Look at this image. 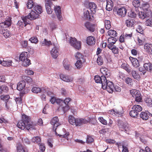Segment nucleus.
<instances>
[{
	"instance_id": "nucleus-37",
	"label": "nucleus",
	"mask_w": 152,
	"mask_h": 152,
	"mask_svg": "<svg viewBox=\"0 0 152 152\" xmlns=\"http://www.w3.org/2000/svg\"><path fill=\"white\" fill-rule=\"evenodd\" d=\"M77 125L78 126H80L82 124H87L88 122L87 120L83 118L77 119Z\"/></svg>"
},
{
	"instance_id": "nucleus-56",
	"label": "nucleus",
	"mask_w": 152,
	"mask_h": 152,
	"mask_svg": "<svg viewBox=\"0 0 152 152\" xmlns=\"http://www.w3.org/2000/svg\"><path fill=\"white\" fill-rule=\"evenodd\" d=\"M97 63L99 65H101L103 64V60L101 56H98L97 59Z\"/></svg>"
},
{
	"instance_id": "nucleus-31",
	"label": "nucleus",
	"mask_w": 152,
	"mask_h": 152,
	"mask_svg": "<svg viewBox=\"0 0 152 152\" xmlns=\"http://www.w3.org/2000/svg\"><path fill=\"white\" fill-rule=\"evenodd\" d=\"M85 20H92L93 18L91 17L89 11L87 10L85 11L84 12V17Z\"/></svg>"
},
{
	"instance_id": "nucleus-4",
	"label": "nucleus",
	"mask_w": 152,
	"mask_h": 152,
	"mask_svg": "<svg viewBox=\"0 0 152 152\" xmlns=\"http://www.w3.org/2000/svg\"><path fill=\"white\" fill-rule=\"evenodd\" d=\"M69 42L72 46L75 49L79 50L81 48V42L77 41L75 38L71 37L69 40Z\"/></svg>"
},
{
	"instance_id": "nucleus-10",
	"label": "nucleus",
	"mask_w": 152,
	"mask_h": 152,
	"mask_svg": "<svg viewBox=\"0 0 152 152\" xmlns=\"http://www.w3.org/2000/svg\"><path fill=\"white\" fill-rule=\"evenodd\" d=\"M84 26L88 31L91 32H94L95 30V25L89 22H86L84 23Z\"/></svg>"
},
{
	"instance_id": "nucleus-46",
	"label": "nucleus",
	"mask_w": 152,
	"mask_h": 152,
	"mask_svg": "<svg viewBox=\"0 0 152 152\" xmlns=\"http://www.w3.org/2000/svg\"><path fill=\"white\" fill-rule=\"evenodd\" d=\"M145 102L147 105L149 107H152V100L151 98H147L145 99Z\"/></svg>"
},
{
	"instance_id": "nucleus-24",
	"label": "nucleus",
	"mask_w": 152,
	"mask_h": 152,
	"mask_svg": "<svg viewBox=\"0 0 152 152\" xmlns=\"http://www.w3.org/2000/svg\"><path fill=\"white\" fill-rule=\"evenodd\" d=\"M100 71L101 73L104 76L106 77H108L110 75V71L106 68H102L100 69Z\"/></svg>"
},
{
	"instance_id": "nucleus-16",
	"label": "nucleus",
	"mask_w": 152,
	"mask_h": 152,
	"mask_svg": "<svg viewBox=\"0 0 152 152\" xmlns=\"http://www.w3.org/2000/svg\"><path fill=\"white\" fill-rule=\"evenodd\" d=\"M151 13L150 12L140 11L139 12V17L141 19L143 20L145 18L149 17L151 15Z\"/></svg>"
},
{
	"instance_id": "nucleus-55",
	"label": "nucleus",
	"mask_w": 152,
	"mask_h": 152,
	"mask_svg": "<svg viewBox=\"0 0 152 152\" xmlns=\"http://www.w3.org/2000/svg\"><path fill=\"white\" fill-rule=\"evenodd\" d=\"M116 39L115 37H110L108 38L107 41L108 43L115 44L116 41Z\"/></svg>"
},
{
	"instance_id": "nucleus-6",
	"label": "nucleus",
	"mask_w": 152,
	"mask_h": 152,
	"mask_svg": "<svg viewBox=\"0 0 152 152\" xmlns=\"http://www.w3.org/2000/svg\"><path fill=\"white\" fill-rule=\"evenodd\" d=\"M132 96L135 98V101L137 102H141L142 100V98L141 97V94L140 92L136 89H133L130 91Z\"/></svg>"
},
{
	"instance_id": "nucleus-61",
	"label": "nucleus",
	"mask_w": 152,
	"mask_h": 152,
	"mask_svg": "<svg viewBox=\"0 0 152 152\" xmlns=\"http://www.w3.org/2000/svg\"><path fill=\"white\" fill-rule=\"evenodd\" d=\"M98 120L103 124L107 125V121L104 119L103 117H100L98 118Z\"/></svg>"
},
{
	"instance_id": "nucleus-29",
	"label": "nucleus",
	"mask_w": 152,
	"mask_h": 152,
	"mask_svg": "<svg viewBox=\"0 0 152 152\" xmlns=\"http://www.w3.org/2000/svg\"><path fill=\"white\" fill-rule=\"evenodd\" d=\"M106 5V10L110 11L112 10L113 6V3L111 0H107Z\"/></svg>"
},
{
	"instance_id": "nucleus-13",
	"label": "nucleus",
	"mask_w": 152,
	"mask_h": 152,
	"mask_svg": "<svg viewBox=\"0 0 152 152\" xmlns=\"http://www.w3.org/2000/svg\"><path fill=\"white\" fill-rule=\"evenodd\" d=\"M146 37L143 34H140L137 37V41L138 44L140 46L143 45L146 41Z\"/></svg>"
},
{
	"instance_id": "nucleus-52",
	"label": "nucleus",
	"mask_w": 152,
	"mask_h": 152,
	"mask_svg": "<svg viewBox=\"0 0 152 152\" xmlns=\"http://www.w3.org/2000/svg\"><path fill=\"white\" fill-rule=\"evenodd\" d=\"M29 40L31 43H34L35 44L37 43L39 41L37 37L36 36H33L31 37L30 39H29Z\"/></svg>"
},
{
	"instance_id": "nucleus-8",
	"label": "nucleus",
	"mask_w": 152,
	"mask_h": 152,
	"mask_svg": "<svg viewBox=\"0 0 152 152\" xmlns=\"http://www.w3.org/2000/svg\"><path fill=\"white\" fill-rule=\"evenodd\" d=\"M39 15L36 13L35 11L32 10L27 16L24 17V20L29 19L30 20H34L37 18Z\"/></svg>"
},
{
	"instance_id": "nucleus-20",
	"label": "nucleus",
	"mask_w": 152,
	"mask_h": 152,
	"mask_svg": "<svg viewBox=\"0 0 152 152\" xmlns=\"http://www.w3.org/2000/svg\"><path fill=\"white\" fill-rule=\"evenodd\" d=\"M118 125L120 129L122 131H126L128 129V124L126 123H124L122 121H119Z\"/></svg>"
},
{
	"instance_id": "nucleus-3",
	"label": "nucleus",
	"mask_w": 152,
	"mask_h": 152,
	"mask_svg": "<svg viewBox=\"0 0 152 152\" xmlns=\"http://www.w3.org/2000/svg\"><path fill=\"white\" fill-rule=\"evenodd\" d=\"M17 126L19 128L22 130H24L25 128L28 130L35 129L34 126L32 124L27 125L21 120L18 121Z\"/></svg>"
},
{
	"instance_id": "nucleus-27",
	"label": "nucleus",
	"mask_w": 152,
	"mask_h": 152,
	"mask_svg": "<svg viewBox=\"0 0 152 152\" xmlns=\"http://www.w3.org/2000/svg\"><path fill=\"white\" fill-rule=\"evenodd\" d=\"M58 49L56 47H54L51 51V53L52 56L54 58H56L58 57L59 53Z\"/></svg>"
},
{
	"instance_id": "nucleus-11",
	"label": "nucleus",
	"mask_w": 152,
	"mask_h": 152,
	"mask_svg": "<svg viewBox=\"0 0 152 152\" xmlns=\"http://www.w3.org/2000/svg\"><path fill=\"white\" fill-rule=\"evenodd\" d=\"M95 38L92 36H90L86 38V43L89 45L92 46L96 43Z\"/></svg>"
},
{
	"instance_id": "nucleus-22",
	"label": "nucleus",
	"mask_w": 152,
	"mask_h": 152,
	"mask_svg": "<svg viewBox=\"0 0 152 152\" xmlns=\"http://www.w3.org/2000/svg\"><path fill=\"white\" fill-rule=\"evenodd\" d=\"M60 77L62 80L67 82H72L73 80L72 77H70L63 74H60Z\"/></svg>"
},
{
	"instance_id": "nucleus-41",
	"label": "nucleus",
	"mask_w": 152,
	"mask_h": 152,
	"mask_svg": "<svg viewBox=\"0 0 152 152\" xmlns=\"http://www.w3.org/2000/svg\"><path fill=\"white\" fill-rule=\"evenodd\" d=\"M32 141L35 143H37L39 145L41 142V139L38 136L34 137L32 139Z\"/></svg>"
},
{
	"instance_id": "nucleus-15",
	"label": "nucleus",
	"mask_w": 152,
	"mask_h": 152,
	"mask_svg": "<svg viewBox=\"0 0 152 152\" xmlns=\"http://www.w3.org/2000/svg\"><path fill=\"white\" fill-rule=\"evenodd\" d=\"M129 59L134 67L137 68L140 66V64L139 61L136 58L130 56Z\"/></svg>"
},
{
	"instance_id": "nucleus-23",
	"label": "nucleus",
	"mask_w": 152,
	"mask_h": 152,
	"mask_svg": "<svg viewBox=\"0 0 152 152\" xmlns=\"http://www.w3.org/2000/svg\"><path fill=\"white\" fill-rule=\"evenodd\" d=\"M115 115H116L118 117L122 116L124 112L123 108L121 107H119L115 109Z\"/></svg>"
},
{
	"instance_id": "nucleus-57",
	"label": "nucleus",
	"mask_w": 152,
	"mask_h": 152,
	"mask_svg": "<svg viewBox=\"0 0 152 152\" xmlns=\"http://www.w3.org/2000/svg\"><path fill=\"white\" fill-rule=\"evenodd\" d=\"M3 36L6 38H8L10 36V31L7 30H5L3 31Z\"/></svg>"
},
{
	"instance_id": "nucleus-44",
	"label": "nucleus",
	"mask_w": 152,
	"mask_h": 152,
	"mask_svg": "<svg viewBox=\"0 0 152 152\" xmlns=\"http://www.w3.org/2000/svg\"><path fill=\"white\" fill-rule=\"evenodd\" d=\"M40 44L42 45L49 46L52 45V43L50 41H47L46 39H45L44 40L40 42Z\"/></svg>"
},
{
	"instance_id": "nucleus-34",
	"label": "nucleus",
	"mask_w": 152,
	"mask_h": 152,
	"mask_svg": "<svg viewBox=\"0 0 152 152\" xmlns=\"http://www.w3.org/2000/svg\"><path fill=\"white\" fill-rule=\"evenodd\" d=\"M34 10L38 14H41L43 11L42 7L37 5L34 7Z\"/></svg>"
},
{
	"instance_id": "nucleus-51",
	"label": "nucleus",
	"mask_w": 152,
	"mask_h": 152,
	"mask_svg": "<svg viewBox=\"0 0 152 152\" xmlns=\"http://www.w3.org/2000/svg\"><path fill=\"white\" fill-rule=\"evenodd\" d=\"M136 31L138 33L141 34L142 33L143 34V32L144 31V30L142 26L138 23V25L136 28Z\"/></svg>"
},
{
	"instance_id": "nucleus-18",
	"label": "nucleus",
	"mask_w": 152,
	"mask_h": 152,
	"mask_svg": "<svg viewBox=\"0 0 152 152\" xmlns=\"http://www.w3.org/2000/svg\"><path fill=\"white\" fill-rule=\"evenodd\" d=\"M54 10L58 19L61 21L62 20L61 15V10L60 7L59 6L55 7Z\"/></svg>"
},
{
	"instance_id": "nucleus-40",
	"label": "nucleus",
	"mask_w": 152,
	"mask_h": 152,
	"mask_svg": "<svg viewBox=\"0 0 152 152\" xmlns=\"http://www.w3.org/2000/svg\"><path fill=\"white\" fill-rule=\"evenodd\" d=\"M132 110H134L135 111L139 113L142 110L141 107L139 105H135L132 108Z\"/></svg>"
},
{
	"instance_id": "nucleus-33",
	"label": "nucleus",
	"mask_w": 152,
	"mask_h": 152,
	"mask_svg": "<svg viewBox=\"0 0 152 152\" xmlns=\"http://www.w3.org/2000/svg\"><path fill=\"white\" fill-rule=\"evenodd\" d=\"M133 5L135 8H140L142 3L140 0H133L132 2Z\"/></svg>"
},
{
	"instance_id": "nucleus-62",
	"label": "nucleus",
	"mask_w": 152,
	"mask_h": 152,
	"mask_svg": "<svg viewBox=\"0 0 152 152\" xmlns=\"http://www.w3.org/2000/svg\"><path fill=\"white\" fill-rule=\"evenodd\" d=\"M34 4L33 1L31 0L28 1L27 4V8L28 9H31L33 7H34Z\"/></svg>"
},
{
	"instance_id": "nucleus-49",
	"label": "nucleus",
	"mask_w": 152,
	"mask_h": 152,
	"mask_svg": "<svg viewBox=\"0 0 152 152\" xmlns=\"http://www.w3.org/2000/svg\"><path fill=\"white\" fill-rule=\"evenodd\" d=\"M129 114L131 117L136 118L138 116L139 113L138 112L135 111L134 110H132L130 112Z\"/></svg>"
},
{
	"instance_id": "nucleus-48",
	"label": "nucleus",
	"mask_w": 152,
	"mask_h": 152,
	"mask_svg": "<svg viewBox=\"0 0 152 152\" xmlns=\"http://www.w3.org/2000/svg\"><path fill=\"white\" fill-rule=\"evenodd\" d=\"M125 82L127 84L131 86H132L133 84V80L129 77L126 78L125 80Z\"/></svg>"
},
{
	"instance_id": "nucleus-50",
	"label": "nucleus",
	"mask_w": 152,
	"mask_h": 152,
	"mask_svg": "<svg viewBox=\"0 0 152 152\" xmlns=\"http://www.w3.org/2000/svg\"><path fill=\"white\" fill-rule=\"evenodd\" d=\"M105 26L107 29H109L111 27V24L110 20H105L104 21Z\"/></svg>"
},
{
	"instance_id": "nucleus-59",
	"label": "nucleus",
	"mask_w": 152,
	"mask_h": 152,
	"mask_svg": "<svg viewBox=\"0 0 152 152\" xmlns=\"http://www.w3.org/2000/svg\"><path fill=\"white\" fill-rule=\"evenodd\" d=\"M75 57L77 59H83L84 56L79 52H77L75 55Z\"/></svg>"
},
{
	"instance_id": "nucleus-53",
	"label": "nucleus",
	"mask_w": 152,
	"mask_h": 152,
	"mask_svg": "<svg viewBox=\"0 0 152 152\" xmlns=\"http://www.w3.org/2000/svg\"><path fill=\"white\" fill-rule=\"evenodd\" d=\"M4 22L7 28L10 27L12 24V21L11 20V18L9 17V18L6 20H5Z\"/></svg>"
},
{
	"instance_id": "nucleus-12",
	"label": "nucleus",
	"mask_w": 152,
	"mask_h": 152,
	"mask_svg": "<svg viewBox=\"0 0 152 152\" xmlns=\"http://www.w3.org/2000/svg\"><path fill=\"white\" fill-rule=\"evenodd\" d=\"M127 10L124 7H121L117 11V14L121 17H124L126 13Z\"/></svg>"
},
{
	"instance_id": "nucleus-19",
	"label": "nucleus",
	"mask_w": 152,
	"mask_h": 152,
	"mask_svg": "<svg viewBox=\"0 0 152 152\" xmlns=\"http://www.w3.org/2000/svg\"><path fill=\"white\" fill-rule=\"evenodd\" d=\"M152 114L148 111L145 112H142L140 114V117L143 120H148L150 116H152Z\"/></svg>"
},
{
	"instance_id": "nucleus-54",
	"label": "nucleus",
	"mask_w": 152,
	"mask_h": 152,
	"mask_svg": "<svg viewBox=\"0 0 152 152\" xmlns=\"http://www.w3.org/2000/svg\"><path fill=\"white\" fill-rule=\"evenodd\" d=\"M1 99L7 102L8 100L10 98V96L8 95H1L0 96Z\"/></svg>"
},
{
	"instance_id": "nucleus-26",
	"label": "nucleus",
	"mask_w": 152,
	"mask_h": 152,
	"mask_svg": "<svg viewBox=\"0 0 152 152\" xmlns=\"http://www.w3.org/2000/svg\"><path fill=\"white\" fill-rule=\"evenodd\" d=\"M21 120L26 124H27V125L32 124L30 123V121L31 120V118L29 116L23 114L22 115Z\"/></svg>"
},
{
	"instance_id": "nucleus-28",
	"label": "nucleus",
	"mask_w": 152,
	"mask_h": 152,
	"mask_svg": "<svg viewBox=\"0 0 152 152\" xmlns=\"http://www.w3.org/2000/svg\"><path fill=\"white\" fill-rule=\"evenodd\" d=\"M89 8L93 14L96 13V5L94 2L90 3L88 4Z\"/></svg>"
},
{
	"instance_id": "nucleus-60",
	"label": "nucleus",
	"mask_w": 152,
	"mask_h": 152,
	"mask_svg": "<svg viewBox=\"0 0 152 152\" xmlns=\"http://www.w3.org/2000/svg\"><path fill=\"white\" fill-rule=\"evenodd\" d=\"M41 90L40 88L36 87H33L31 89L32 92L34 93H38L41 91Z\"/></svg>"
},
{
	"instance_id": "nucleus-39",
	"label": "nucleus",
	"mask_w": 152,
	"mask_h": 152,
	"mask_svg": "<svg viewBox=\"0 0 152 152\" xmlns=\"http://www.w3.org/2000/svg\"><path fill=\"white\" fill-rule=\"evenodd\" d=\"M8 90V88L7 86L5 85L0 86V94L7 92Z\"/></svg>"
},
{
	"instance_id": "nucleus-25",
	"label": "nucleus",
	"mask_w": 152,
	"mask_h": 152,
	"mask_svg": "<svg viewBox=\"0 0 152 152\" xmlns=\"http://www.w3.org/2000/svg\"><path fill=\"white\" fill-rule=\"evenodd\" d=\"M22 21L19 20L17 23L18 25L21 27H23V26H26L27 25L29 24V21L26 19V20H24V17L22 18Z\"/></svg>"
},
{
	"instance_id": "nucleus-5",
	"label": "nucleus",
	"mask_w": 152,
	"mask_h": 152,
	"mask_svg": "<svg viewBox=\"0 0 152 152\" xmlns=\"http://www.w3.org/2000/svg\"><path fill=\"white\" fill-rule=\"evenodd\" d=\"M26 86V82L24 80H22L20 81L17 84V89L19 91H21L24 89V91L23 93H26L29 91L30 89L27 88H25Z\"/></svg>"
},
{
	"instance_id": "nucleus-2",
	"label": "nucleus",
	"mask_w": 152,
	"mask_h": 152,
	"mask_svg": "<svg viewBox=\"0 0 152 152\" xmlns=\"http://www.w3.org/2000/svg\"><path fill=\"white\" fill-rule=\"evenodd\" d=\"M29 57V55L27 52H23L20 54L19 59L23 62V65L24 66L27 67L31 64L30 60L28 58Z\"/></svg>"
},
{
	"instance_id": "nucleus-38",
	"label": "nucleus",
	"mask_w": 152,
	"mask_h": 152,
	"mask_svg": "<svg viewBox=\"0 0 152 152\" xmlns=\"http://www.w3.org/2000/svg\"><path fill=\"white\" fill-rule=\"evenodd\" d=\"M134 21L133 19H129L126 21L125 23L127 27H132L134 24Z\"/></svg>"
},
{
	"instance_id": "nucleus-7",
	"label": "nucleus",
	"mask_w": 152,
	"mask_h": 152,
	"mask_svg": "<svg viewBox=\"0 0 152 152\" xmlns=\"http://www.w3.org/2000/svg\"><path fill=\"white\" fill-rule=\"evenodd\" d=\"M51 124L53 125V129L54 132L56 134H57L56 131V129L57 127L59 125L60 123L59 122V120L57 117H55L53 118L51 120L50 122Z\"/></svg>"
},
{
	"instance_id": "nucleus-35",
	"label": "nucleus",
	"mask_w": 152,
	"mask_h": 152,
	"mask_svg": "<svg viewBox=\"0 0 152 152\" xmlns=\"http://www.w3.org/2000/svg\"><path fill=\"white\" fill-rule=\"evenodd\" d=\"M131 74L134 79L139 80L140 78V75L137 73L136 71L133 70L131 72Z\"/></svg>"
},
{
	"instance_id": "nucleus-58",
	"label": "nucleus",
	"mask_w": 152,
	"mask_h": 152,
	"mask_svg": "<svg viewBox=\"0 0 152 152\" xmlns=\"http://www.w3.org/2000/svg\"><path fill=\"white\" fill-rule=\"evenodd\" d=\"M145 24L146 26L152 27V19L151 18L147 19L145 21Z\"/></svg>"
},
{
	"instance_id": "nucleus-17",
	"label": "nucleus",
	"mask_w": 152,
	"mask_h": 152,
	"mask_svg": "<svg viewBox=\"0 0 152 152\" xmlns=\"http://www.w3.org/2000/svg\"><path fill=\"white\" fill-rule=\"evenodd\" d=\"M52 3L51 1L49 0H47L46 3L45 4V7L47 13L48 14H51L52 13L53 10L51 8V6L52 5Z\"/></svg>"
},
{
	"instance_id": "nucleus-42",
	"label": "nucleus",
	"mask_w": 152,
	"mask_h": 152,
	"mask_svg": "<svg viewBox=\"0 0 152 152\" xmlns=\"http://www.w3.org/2000/svg\"><path fill=\"white\" fill-rule=\"evenodd\" d=\"M63 64L64 67L66 69L69 70L70 63L68 60H64L63 62Z\"/></svg>"
},
{
	"instance_id": "nucleus-21",
	"label": "nucleus",
	"mask_w": 152,
	"mask_h": 152,
	"mask_svg": "<svg viewBox=\"0 0 152 152\" xmlns=\"http://www.w3.org/2000/svg\"><path fill=\"white\" fill-rule=\"evenodd\" d=\"M17 152H28L27 149L20 143L16 144Z\"/></svg>"
},
{
	"instance_id": "nucleus-64",
	"label": "nucleus",
	"mask_w": 152,
	"mask_h": 152,
	"mask_svg": "<svg viewBox=\"0 0 152 152\" xmlns=\"http://www.w3.org/2000/svg\"><path fill=\"white\" fill-rule=\"evenodd\" d=\"M26 73L29 75H32L34 74V72L29 68L27 69L25 71Z\"/></svg>"
},
{
	"instance_id": "nucleus-47",
	"label": "nucleus",
	"mask_w": 152,
	"mask_h": 152,
	"mask_svg": "<svg viewBox=\"0 0 152 152\" xmlns=\"http://www.w3.org/2000/svg\"><path fill=\"white\" fill-rule=\"evenodd\" d=\"M121 67L124 69L128 72H131V69L129 68V65L127 63H123L121 65Z\"/></svg>"
},
{
	"instance_id": "nucleus-32",
	"label": "nucleus",
	"mask_w": 152,
	"mask_h": 152,
	"mask_svg": "<svg viewBox=\"0 0 152 152\" xmlns=\"http://www.w3.org/2000/svg\"><path fill=\"white\" fill-rule=\"evenodd\" d=\"M143 66L146 70L150 72H152V64L150 62L144 64Z\"/></svg>"
},
{
	"instance_id": "nucleus-30",
	"label": "nucleus",
	"mask_w": 152,
	"mask_h": 152,
	"mask_svg": "<svg viewBox=\"0 0 152 152\" xmlns=\"http://www.w3.org/2000/svg\"><path fill=\"white\" fill-rule=\"evenodd\" d=\"M77 119H76L73 116L70 115L69 117V121L70 124L73 125H75L76 126H78L77 125Z\"/></svg>"
},
{
	"instance_id": "nucleus-43",
	"label": "nucleus",
	"mask_w": 152,
	"mask_h": 152,
	"mask_svg": "<svg viewBox=\"0 0 152 152\" xmlns=\"http://www.w3.org/2000/svg\"><path fill=\"white\" fill-rule=\"evenodd\" d=\"M24 80L27 83L30 84H33L34 83V81L32 79L28 76L25 77Z\"/></svg>"
},
{
	"instance_id": "nucleus-1",
	"label": "nucleus",
	"mask_w": 152,
	"mask_h": 152,
	"mask_svg": "<svg viewBox=\"0 0 152 152\" xmlns=\"http://www.w3.org/2000/svg\"><path fill=\"white\" fill-rule=\"evenodd\" d=\"M94 80L95 82L97 83L102 84V88L103 89H106L109 87L114 86L113 83L108 81L106 77L104 76L100 77L99 75H96L94 77Z\"/></svg>"
},
{
	"instance_id": "nucleus-45",
	"label": "nucleus",
	"mask_w": 152,
	"mask_h": 152,
	"mask_svg": "<svg viewBox=\"0 0 152 152\" xmlns=\"http://www.w3.org/2000/svg\"><path fill=\"white\" fill-rule=\"evenodd\" d=\"M56 135L59 136L60 137L64 138L66 139L67 140H68V137L69 135V132H67L64 134H58L57 133V134Z\"/></svg>"
},
{
	"instance_id": "nucleus-9",
	"label": "nucleus",
	"mask_w": 152,
	"mask_h": 152,
	"mask_svg": "<svg viewBox=\"0 0 152 152\" xmlns=\"http://www.w3.org/2000/svg\"><path fill=\"white\" fill-rule=\"evenodd\" d=\"M140 8L142 9L143 11L144 12L152 13L150 9V5L148 2L143 1L142 3Z\"/></svg>"
},
{
	"instance_id": "nucleus-63",
	"label": "nucleus",
	"mask_w": 152,
	"mask_h": 152,
	"mask_svg": "<svg viewBox=\"0 0 152 152\" xmlns=\"http://www.w3.org/2000/svg\"><path fill=\"white\" fill-rule=\"evenodd\" d=\"M75 65L78 69L81 68L82 66V63L81 60L77 61L75 64Z\"/></svg>"
},
{
	"instance_id": "nucleus-36",
	"label": "nucleus",
	"mask_w": 152,
	"mask_h": 152,
	"mask_svg": "<svg viewBox=\"0 0 152 152\" xmlns=\"http://www.w3.org/2000/svg\"><path fill=\"white\" fill-rule=\"evenodd\" d=\"M108 35L111 37H115L117 36L118 34L116 31L114 30H110L108 31Z\"/></svg>"
},
{
	"instance_id": "nucleus-14",
	"label": "nucleus",
	"mask_w": 152,
	"mask_h": 152,
	"mask_svg": "<svg viewBox=\"0 0 152 152\" xmlns=\"http://www.w3.org/2000/svg\"><path fill=\"white\" fill-rule=\"evenodd\" d=\"M144 49L148 54L151 55L152 54V44L148 43H145L144 45Z\"/></svg>"
}]
</instances>
